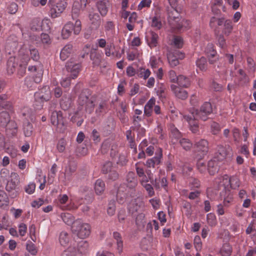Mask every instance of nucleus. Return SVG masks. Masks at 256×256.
I'll return each instance as SVG.
<instances>
[{
    "instance_id": "nucleus-36",
    "label": "nucleus",
    "mask_w": 256,
    "mask_h": 256,
    "mask_svg": "<svg viewBox=\"0 0 256 256\" xmlns=\"http://www.w3.org/2000/svg\"><path fill=\"white\" fill-rule=\"evenodd\" d=\"M151 26L156 30L160 29L162 26V23L160 16H154L152 18Z\"/></svg>"
},
{
    "instance_id": "nucleus-64",
    "label": "nucleus",
    "mask_w": 256,
    "mask_h": 256,
    "mask_svg": "<svg viewBox=\"0 0 256 256\" xmlns=\"http://www.w3.org/2000/svg\"><path fill=\"white\" fill-rule=\"evenodd\" d=\"M116 211V206L114 204V202H111L109 203L108 208L107 210L108 214L109 216H113Z\"/></svg>"
},
{
    "instance_id": "nucleus-37",
    "label": "nucleus",
    "mask_w": 256,
    "mask_h": 256,
    "mask_svg": "<svg viewBox=\"0 0 256 256\" xmlns=\"http://www.w3.org/2000/svg\"><path fill=\"white\" fill-rule=\"evenodd\" d=\"M153 184L156 188H166L168 184L167 180L165 178H162L161 180L156 178Z\"/></svg>"
},
{
    "instance_id": "nucleus-13",
    "label": "nucleus",
    "mask_w": 256,
    "mask_h": 256,
    "mask_svg": "<svg viewBox=\"0 0 256 256\" xmlns=\"http://www.w3.org/2000/svg\"><path fill=\"white\" fill-rule=\"evenodd\" d=\"M184 118L188 122L190 129L192 133L196 134L199 132V125L196 121L198 119H194L192 116L183 115Z\"/></svg>"
},
{
    "instance_id": "nucleus-51",
    "label": "nucleus",
    "mask_w": 256,
    "mask_h": 256,
    "mask_svg": "<svg viewBox=\"0 0 256 256\" xmlns=\"http://www.w3.org/2000/svg\"><path fill=\"white\" fill-rule=\"evenodd\" d=\"M151 4V0H142L138 6V10H140L145 8H148L150 6Z\"/></svg>"
},
{
    "instance_id": "nucleus-28",
    "label": "nucleus",
    "mask_w": 256,
    "mask_h": 256,
    "mask_svg": "<svg viewBox=\"0 0 256 256\" xmlns=\"http://www.w3.org/2000/svg\"><path fill=\"white\" fill-rule=\"evenodd\" d=\"M113 237L114 239L116 241L117 244V250L118 252L120 254L123 250V242L120 234L116 232H114Z\"/></svg>"
},
{
    "instance_id": "nucleus-11",
    "label": "nucleus",
    "mask_w": 256,
    "mask_h": 256,
    "mask_svg": "<svg viewBox=\"0 0 256 256\" xmlns=\"http://www.w3.org/2000/svg\"><path fill=\"white\" fill-rule=\"evenodd\" d=\"M34 96L36 100L42 102L48 101L51 98V92L48 86H44L38 92H36Z\"/></svg>"
},
{
    "instance_id": "nucleus-59",
    "label": "nucleus",
    "mask_w": 256,
    "mask_h": 256,
    "mask_svg": "<svg viewBox=\"0 0 256 256\" xmlns=\"http://www.w3.org/2000/svg\"><path fill=\"white\" fill-rule=\"evenodd\" d=\"M56 164H54L50 170V172L48 174V180H50V184L53 182V179L56 175Z\"/></svg>"
},
{
    "instance_id": "nucleus-63",
    "label": "nucleus",
    "mask_w": 256,
    "mask_h": 256,
    "mask_svg": "<svg viewBox=\"0 0 256 256\" xmlns=\"http://www.w3.org/2000/svg\"><path fill=\"white\" fill-rule=\"evenodd\" d=\"M18 233L22 236H25L27 232V226L24 223H20L18 226Z\"/></svg>"
},
{
    "instance_id": "nucleus-26",
    "label": "nucleus",
    "mask_w": 256,
    "mask_h": 256,
    "mask_svg": "<svg viewBox=\"0 0 256 256\" xmlns=\"http://www.w3.org/2000/svg\"><path fill=\"white\" fill-rule=\"evenodd\" d=\"M156 99L152 98L144 106V114L148 116H150L152 112V108L155 106Z\"/></svg>"
},
{
    "instance_id": "nucleus-14",
    "label": "nucleus",
    "mask_w": 256,
    "mask_h": 256,
    "mask_svg": "<svg viewBox=\"0 0 256 256\" xmlns=\"http://www.w3.org/2000/svg\"><path fill=\"white\" fill-rule=\"evenodd\" d=\"M156 156L154 157L148 159L144 164L147 168H154L156 165L158 164L160 162V158L162 156V149L159 150L158 153L156 154Z\"/></svg>"
},
{
    "instance_id": "nucleus-9",
    "label": "nucleus",
    "mask_w": 256,
    "mask_h": 256,
    "mask_svg": "<svg viewBox=\"0 0 256 256\" xmlns=\"http://www.w3.org/2000/svg\"><path fill=\"white\" fill-rule=\"evenodd\" d=\"M144 164L143 162H138L136 164V174L140 178V180H145V179H152V174L151 171L148 170H144Z\"/></svg>"
},
{
    "instance_id": "nucleus-17",
    "label": "nucleus",
    "mask_w": 256,
    "mask_h": 256,
    "mask_svg": "<svg viewBox=\"0 0 256 256\" xmlns=\"http://www.w3.org/2000/svg\"><path fill=\"white\" fill-rule=\"evenodd\" d=\"M150 181L152 184L154 183V179H145V180H140L141 185L146 189L150 197L153 196L155 193L152 186L148 182Z\"/></svg>"
},
{
    "instance_id": "nucleus-29",
    "label": "nucleus",
    "mask_w": 256,
    "mask_h": 256,
    "mask_svg": "<svg viewBox=\"0 0 256 256\" xmlns=\"http://www.w3.org/2000/svg\"><path fill=\"white\" fill-rule=\"evenodd\" d=\"M89 18L91 22L92 28H96L100 26V18L97 14H89Z\"/></svg>"
},
{
    "instance_id": "nucleus-7",
    "label": "nucleus",
    "mask_w": 256,
    "mask_h": 256,
    "mask_svg": "<svg viewBox=\"0 0 256 256\" xmlns=\"http://www.w3.org/2000/svg\"><path fill=\"white\" fill-rule=\"evenodd\" d=\"M67 6L66 2L64 0H60L55 4L50 5V14L52 18H56L60 16L64 11Z\"/></svg>"
},
{
    "instance_id": "nucleus-45",
    "label": "nucleus",
    "mask_w": 256,
    "mask_h": 256,
    "mask_svg": "<svg viewBox=\"0 0 256 256\" xmlns=\"http://www.w3.org/2000/svg\"><path fill=\"white\" fill-rule=\"evenodd\" d=\"M218 153L220 154V156H218V160H222L226 158V156L228 154V150L226 147L220 146L218 147Z\"/></svg>"
},
{
    "instance_id": "nucleus-8",
    "label": "nucleus",
    "mask_w": 256,
    "mask_h": 256,
    "mask_svg": "<svg viewBox=\"0 0 256 256\" xmlns=\"http://www.w3.org/2000/svg\"><path fill=\"white\" fill-rule=\"evenodd\" d=\"M168 20L172 28L180 20L181 18L176 8H171L168 10Z\"/></svg>"
},
{
    "instance_id": "nucleus-32",
    "label": "nucleus",
    "mask_w": 256,
    "mask_h": 256,
    "mask_svg": "<svg viewBox=\"0 0 256 256\" xmlns=\"http://www.w3.org/2000/svg\"><path fill=\"white\" fill-rule=\"evenodd\" d=\"M151 74V72L148 68L140 67L138 68V78L146 80L148 79Z\"/></svg>"
},
{
    "instance_id": "nucleus-41",
    "label": "nucleus",
    "mask_w": 256,
    "mask_h": 256,
    "mask_svg": "<svg viewBox=\"0 0 256 256\" xmlns=\"http://www.w3.org/2000/svg\"><path fill=\"white\" fill-rule=\"evenodd\" d=\"M232 22L230 20H226L224 24V34L228 36L232 32Z\"/></svg>"
},
{
    "instance_id": "nucleus-16",
    "label": "nucleus",
    "mask_w": 256,
    "mask_h": 256,
    "mask_svg": "<svg viewBox=\"0 0 256 256\" xmlns=\"http://www.w3.org/2000/svg\"><path fill=\"white\" fill-rule=\"evenodd\" d=\"M170 88L175 96L178 98L185 100L188 98V92L186 90L177 86L175 84H172Z\"/></svg>"
},
{
    "instance_id": "nucleus-43",
    "label": "nucleus",
    "mask_w": 256,
    "mask_h": 256,
    "mask_svg": "<svg viewBox=\"0 0 256 256\" xmlns=\"http://www.w3.org/2000/svg\"><path fill=\"white\" fill-rule=\"evenodd\" d=\"M180 144L182 148L186 150H190L192 146V143L189 140L184 138L180 140Z\"/></svg>"
},
{
    "instance_id": "nucleus-22",
    "label": "nucleus",
    "mask_w": 256,
    "mask_h": 256,
    "mask_svg": "<svg viewBox=\"0 0 256 256\" xmlns=\"http://www.w3.org/2000/svg\"><path fill=\"white\" fill-rule=\"evenodd\" d=\"M72 52V46L70 44H68L65 46L62 50L60 53V58L62 60H65L68 58L70 54Z\"/></svg>"
},
{
    "instance_id": "nucleus-3",
    "label": "nucleus",
    "mask_w": 256,
    "mask_h": 256,
    "mask_svg": "<svg viewBox=\"0 0 256 256\" xmlns=\"http://www.w3.org/2000/svg\"><path fill=\"white\" fill-rule=\"evenodd\" d=\"M29 54L30 55L31 58L34 60L37 61L40 58L39 54L37 50L35 48H30L29 50L22 48L19 51L18 58L20 60V66H25L27 65L30 60Z\"/></svg>"
},
{
    "instance_id": "nucleus-30",
    "label": "nucleus",
    "mask_w": 256,
    "mask_h": 256,
    "mask_svg": "<svg viewBox=\"0 0 256 256\" xmlns=\"http://www.w3.org/2000/svg\"><path fill=\"white\" fill-rule=\"evenodd\" d=\"M105 190L104 182L100 179L96 180L94 185V190L97 194H102Z\"/></svg>"
},
{
    "instance_id": "nucleus-60",
    "label": "nucleus",
    "mask_w": 256,
    "mask_h": 256,
    "mask_svg": "<svg viewBox=\"0 0 256 256\" xmlns=\"http://www.w3.org/2000/svg\"><path fill=\"white\" fill-rule=\"evenodd\" d=\"M0 202H3L2 206H8L9 203L8 198L3 191H0Z\"/></svg>"
},
{
    "instance_id": "nucleus-47",
    "label": "nucleus",
    "mask_w": 256,
    "mask_h": 256,
    "mask_svg": "<svg viewBox=\"0 0 256 256\" xmlns=\"http://www.w3.org/2000/svg\"><path fill=\"white\" fill-rule=\"evenodd\" d=\"M76 170V166L75 164H70L65 170V176H70Z\"/></svg>"
},
{
    "instance_id": "nucleus-50",
    "label": "nucleus",
    "mask_w": 256,
    "mask_h": 256,
    "mask_svg": "<svg viewBox=\"0 0 256 256\" xmlns=\"http://www.w3.org/2000/svg\"><path fill=\"white\" fill-rule=\"evenodd\" d=\"M37 74L34 76V80L36 83H39L42 80L43 70L42 66H38Z\"/></svg>"
},
{
    "instance_id": "nucleus-35",
    "label": "nucleus",
    "mask_w": 256,
    "mask_h": 256,
    "mask_svg": "<svg viewBox=\"0 0 256 256\" xmlns=\"http://www.w3.org/2000/svg\"><path fill=\"white\" fill-rule=\"evenodd\" d=\"M61 218L64 223L68 225L73 226L74 220V217L69 213H63L61 214Z\"/></svg>"
},
{
    "instance_id": "nucleus-42",
    "label": "nucleus",
    "mask_w": 256,
    "mask_h": 256,
    "mask_svg": "<svg viewBox=\"0 0 256 256\" xmlns=\"http://www.w3.org/2000/svg\"><path fill=\"white\" fill-rule=\"evenodd\" d=\"M226 196L224 197L222 204L225 207H228L230 204L233 201V196L230 191L226 192Z\"/></svg>"
},
{
    "instance_id": "nucleus-24",
    "label": "nucleus",
    "mask_w": 256,
    "mask_h": 256,
    "mask_svg": "<svg viewBox=\"0 0 256 256\" xmlns=\"http://www.w3.org/2000/svg\"><path fill=\"white\" fill-rule=\"evenodd\" d=\"M207 170L211 175H214L218 172V166L216 160H212L208 162Z\"/></svg>"
},
{
    "instance_id": "nucleus-62",
    "label": "nucleus",
    "mask_w": 256,
    "mask_h": 256,
    "mask_svg": "<svg viewBox=\"0 0 256 256\" xmlns=\"http://www.w3.org/2000/svg\"><path fill=\"white\" fill-rule=\"evenodd\" d=\"M139 54L137 51L127 52V58L129 61H133L138 58Z\"/></svg>"
},
{
    "instance_id": "nucleus-48",
    "label": "nucleus",
    "mask_w": 256,
    "mask_h": 256,
    "mask_svg": "<svg viewBox=\"0 0 256 256\" xmlns=\"http://www.w3.org/2000/svg\"><path fill=\"white\" fill-rule=\"evenodd\" d=\"M114 48V46L113 44H108L105 48L104 52L105 54L107 56H114V53L112 52L113 49Z\"/></svg>"
},
{
    "instance_id": "nucleus-46",
    "label": "nucleus",
    "mask_w": 256,
    "mask_h": 256,
    "mask_svg": "<svg viewBox=\"0 0 256 256\" xmlns=\"http://www.w3.org/2000/svg\"><path fill=\"white\" fill-rule=\"evenodd\" d=\"M207 222L208 224L212 226H214L216 224V216L213 213H209L206 216Z\"/></svg>"
},
{
    "instance_id": "nucleus-61",
    "label": "nucleus",
    "mask_w": 256,
    "mask_h": 256,
    "mask_svg": "<svg viewBox=\"0 0 256 256\" xmlns=\"http://www.w3.org/2000/svg\"><path fill=\"white\" fill-rule=\"evenodd\" d=\"M136 222L138 226L144 225L145 223V214L143 213L139 214L136 217Z\"/></svg>"
},
{
    "instance_id": "nucleus-19",
    "label": "nucleus",
    "mask_w": 256,
    "mask_h": 256,
    "mask_svg": "<svg viewBox=\"0 0 256 256\" xmlns=\"http://www.w3.org/2000/svg\"><path fill=\"white\" fill-rule=\"evenodd\" d=\"M126 184L130 188H134L137 184L138 181L135 174L134 172H129L126 176Z\"/></svg>"
},
{
    "instance_id": "nucleus-2",
    "label": "nucleus",
    "mask_w": 256,
    "mask_h": 256,
    "mask_svg": "<svg viewBox=\"0 0 256 256\" xmlns=\"http://www.w3.org/2000/svg\"><path fill=\"white\" fill-rule=\"evenodd\" d=\"M71 230L73 234L80 238L84 239L90 236L91 227L88 224L78 219L74 222L73 226H72Z\"/></svg>"
},
{
    "instance_id": "nucleus-25",
    "label": "nucleus",
    "mask_w": 256,
    "mask_h": 256,
    "mask_svg": "<svg viewBox=\"0 0 256 256\" xmlns=\"http://www.w3.org/2000/svg\"><path fill=\"white\" fill-rule=\"evenodd\" d=\"M70 240V235L66 232H62L59 236V242L63 246H67Z\"/></svg>"
},
{
    "instance_id": "nucleus-1",
    "label": "nucleus",
    "mask_w": 256,
    "mask_h": 256,
    "mask_svg": "<svg viewBox=\"0 0 256 256\" xmlns=\"http://www.w3.org/2000/svg\"><path fill=\"white\" fill-rule=\"evenodd\" d=\"M80 67V64L78 62L70 60L66 63V69L68 74L67 77L61 81L62 86L66 88L70 86L71 79H74L78 77Z\"/></svg>"
},
{
    "instance_id": "nucleus-23",
    "label": "nucleus",
    "mask_w": 256,
    "mask_h": 256,
    "mask_svg": "<svg viewBox=\"0 0 256 256\" xmlns=\"http://www.w3.org/2000/svg\"><path fill=\"white\" fill-rule=\"evenodd\" d=\"M78 102L81 105L86 104V108H90L93 110L94 104L93 101L88 98L86 96L82 94L78 98Z\"/></svg>"
},
{
    "instance_id": "nucleus-27",
    "label": "nucleus",
    "mask_w": 256,
    "mask_h": 256,
    "mask_svg": "<svg viewBox=\"0 0 256 256\" xmlns=\"http://www.w3.org/2000/svg\"><path fill=\"white\" fill-rule=\"evenodd\" d=\"M232 252V246L228 243L223 244L220 250V254L222 256H230Z\"/></svg>"
},
{
    "instance_id": "nucleus-31",
    "label": "nucleus",
    "mask_w": 256,
    "mask_h": 256,
    "mask_svg": "<svg viewBox=\"0 0 256 256\" xmlns=\"http://www.w3.org/2000/svg\"><path fill=\"white\" fill-rule=\"evenodd\" d=\"M190 22L186 20L180 18L179 22H178L174 28V29L178 30H184L188 28L190 26Z\"/></svg>"
},
{
    "instance_id": "nucleus-18",
    "label": "nucleus",
    "mask_w": 256,
    "mask_h": 256,
    "mask_svg": "<svg viewBox=\"0 0 256 256\" xmlns=\"http://www.w3.org/2000/svg\"><path fill=\"white\" fill-rule=\"evenodd\" d=\"M143 206V202L140 198L134 199L128 205V209L132 213L138 212Z\"/></svg>"
},
{
    "instance_id": "nucleus-12",
    "label": "nucleus",
    "mask_w": 256,
    "mask_h": 256,
    "mask_svg": "<svg viewBox=\"0 0 256 256\" xmlns=\"http://www.w3.org/2000/svg\"><path fill=\"white\" fill-rule=\"evenodd\" d=\"M224 180H226L227 182H224L225 186H228L233 189H236L239 187L240 184V180L236 176H233L229 177L226 174L224 176Z\"/></svg>"
},
{
    "instance_id": "nucleus-56",
    "label": "nucleus",
    "mask_w": 256,
    "mask_h": 256,
    "mask_svg": "<svg viewBox=\"0 0 256 256\" xmlns=\"http://www.w3.org/2000/svg\"><path fill=\"white\" fill-rule=\"evenodd\" d=\"M224 18H216L214 17L212 18L210 20V26L211 27H214L216 26V24L218 26H222L224 23Z\"/></svg>"
},
{
    "instance_id": "nucleus-39",
    "label": "nucleus",
    "mask_w": 256,
    "mask_h": 256,
    "mask_svg": "<svg viewBox=\"0 0 256 256\" xmlns=\"http://www.w3.org/2000/svg\"><path fill=\"white\" fill-rule=\"evenodd\" d=\"M218 8H221L224 12L226 11V8L223 4L222 0H213L212 6V11L214 12L215 10Z\"/></svg>"
},
{
    "instance_id": "nucleus-55",
    "label": "nucleus",
    "mask_w": 256,
    "mask_h": 256,
    "mask_svg": "<svg viewBox=\"0 0 256 256\" xmlns=\"http://www.w3.org/2000/svg\"><path fill=\"white\" fill-rule=\"evenodd\" d=\"M196 66L200 70H204L206 68V58L204 57H201L199 60L196 61Z\"/></svg>"
},
{
    "instance_id": "nucleus-44",
    "label": "nucleus",
    "mask_w": 256,
    "mask_h": 256,
    "mask_svg": "<svg viewBox=\"0 0 256 256\" xmlns=\"http://www.w3.org/2000/svg\"><path fill=\"white\" fill-rule=\"evenodd\" d=\"M80 12V5L78 2H74L73 4L72 10V16L73 20L76 18L79 15Z\"/></svg>"
},
{
    "instance_id": "nucleus-57",
    "label": "nucleus",
    "mask_w": 256,
    "mask_h": 256,
    "mask_svg": "<svg viewBox=\"0 0 256 256\" xmlns=\"http://www.w3.org/2000/svg\"><path fill=\"white\" fill-rule=\"evenodd\" d=\"M206 168V164L204 160H198L197 162V168L200 172H204L207 170Z\"/></svg>"
},
{
    "instance_id": "nucleus-15",
    "label": "nucleus",
    "mask_w": 256,
    "mask_h": 256,
    "mask_svg": "<svg viewBox=\"0 0 256 256\" xmlns=\"http://www.w3.org/2000/svg\"><path fill=\"white\" fill-rule=\"evenodd\" d=\"M18 175L16 172H12L10 174V180L8 182L6 186V189L8 191L14 190L18 182Z\"/></svg>"
},
{
    "instance_id": "nucleus-53",
    "label": "nucleus",
    "mask_w": 256,
    "mask_h": 256,
    "mask_svg": "<svg viewBox=\"0 0 256 256\" xmlns=\"http://www.w3.org/2000/svg\"><path fill=\"white\" fill-rule=\"evenodd\" d=\"M24 131L25 136H30L33 132V126L30 123H28L24 128Z\"/></svg>"
},
{
    "instance_id": "nucleus-4",
    "label": "nucleus",
    "mask_w": 256,
    "mask_h": 256,
    "mask_svg": "<svg viewBox=\"0 0 256 256\" xmlns=\"http://www.w3.org/2000/svg\"><path fill=\"white\" fill-rule=\"evenodd\" d=\"M212 112V109L210 103L206 102L200 106V110L192 109L190 110V112L194 119L206 120Z\"/></svg>"
},
{
    "instance_id": "nucleus-49",
    "label": "nucleus",
    "mask_w": 256,
    "mask_h": 256,
    "mask_svg": "<svg viewBox=\"0 0 256 256\" xmlns=\"http://www.w3.org/2000/svg\"><path fill=\"white\" fill-rule=\"evenodd\" d=\"M194 244L197 252H200L202 248V243L199 236H196L194 238Z\"/></svg>"
},
{
    "instance_id": "nucleus-10",
    "label": "nucleus",
    "mask_w": 256,
    "mask_h": 256,
    "mask_svg": "<svg viewBox=\"0 0 256 256\" xmlns=\"http://www.w3.org/2000/svg\"><path fill=\"white\" fill-rule=\"evenodd\" d=\"M196 151L200 153V156L206 154L208 150V142L204 139H201L194 144Z\"/></svg>"
},
{
    "instance_id": "nucleus-5",
    "label": "nucleus",
    "mask_w": 256,
    "mask_h": 256,
    "mask_svg": "<svg viewBox=\"0 0 256 256\" xmlns=\"http://www.w3.org/2000/svg\"><path fill=\"white\" fill-rule=\"evenodd\" d=\"M82 30L81 22L77 20L74 24L71 22H67L62 30V36L64 39L68 38L71 35L72 32L76 35H78Z\"/></svg>"
},
{
    "instance_id": "nucleus-54",
    "label": "nucleus",
    "mask_w": 256,
    "mask_h": 256,
    "mask_svg": "<svg viewBox=\"0 0 256 256\" xmlns=\"http://www.w3.org/2000/svg\"><path fill=\"white\" fill-rule=\"evenodd\" d=\"M114 169L112 164L110 162H106L102 168V172L104 174H108Z\"/></svg>"
},
{
    "instance_id": "nucleus-38",
    "label": "nucleus",
    "mask_w": 256,
    "mask_h": 256,
    "mask_svg": "<svg viewBox=\"0 0 256 256\" xmlns=\"http://www.w3.org/2000/svg\"><path fill=\"white\" fill-rule=\"evenodd\" d=\"M14 58H10L7 62V70L10 74H12L15 70L16 64L14 63Z\"/></svg>"
},
{
    "instance_id": "nucleus-58",
    "label": "nucleus",
    "mask_w": 256,
    "mask_h": 256,
    "mask_svg": "<svg viewBox=\"0 0 256 256\" xmlns=\"http://www.w3.org/2000/svg\"><path fill=\"white\" fill-rule=\"evenodd\" d=\"M210 127L212 132L213 134H217L220 130V124L215 122H212L211 123Z\"/></svg>"
},
{
    "instance_id": "nucleus-52",
    "label": "nucleus",
    "mask_w": 256,
    "mask_h": 256,
    "mask_svg": "<svg viewBox=\"0 0 256 256\" xmlns=\"http://www.w3.org/2000/svg\"><path fill=\"white\" fill-rule=\"evenodd\" d=\"M26 248L32 254L36 255L37 253L35 245L31 242L28 241L26 246Z\"/></svg>"
},
{
    "instance_id": "nucleus-6",
    "label": "nucleus",
    "mask_w": 256,
    "mask_h": 256,
    "mask_svg": "<svg viewBox=\"0 0 256 256\" xmlns=\"http://www.w3.org/2000/svg\"><path fill=\"white\" fill-rule=\"evenodd\" d=\"M50 122L52 125L56 127L57 130L63 132L66 128V124L60 111H54L50 116Z\"/></svg>"
},
{
    "instance_id": "nucleus-21",
    "label": "nucleus",
    "mask_w": 256,
    "mask_h": 256,
    "mask_svg": "<svg viewBox=\"0 0 256 256\" xmlns=\"http://www.w3.org/2000/svg\"><path fill=\"white\" fill-rule=\"evenodd\" d=\"M109 4L108 0H102L97 2L96 6L102 16H104L108 12Z\"/></svg>"
},
{
    "instance_id": "nucleus-34",
    "label": "nucleus",
    "mask_w": 256,
    "mask_h": 256,
    "mask_svg": "<svg viewBox=\"0 0 256 256\" xmlns=\"http://www.w3.org/2000/svg\"><path fill=\"white\" fill-rule=\"evenodd\" d=\"M168 60L170 66L172 67L176 66L179 64V61L177 56L175 55L174 53L170 52L167 56Z\"/></svg>"
},
{
    "instance_id": "nucleus-40",
    "label": "nucleus",
    "mask_w": 256,
    "mask_h": 256,
    "mask_svg": "<svg viewBox=\"0 0 256 256\" xmlns=\"http://www.w3.org/2000/svg\"><path fill=\"white\" fill-rule=\"evenodd\" d=\"M178 85L182 87L186 88L190 84V82L188 78L184 76L180 75L176 81Z\"/></svg>"
},
{
    "instance_id": "nucleus-20",
    "label": "nucleus",
    "mask_w": 256,
    "mask_h": 256,
    "mask_svg": "<svg viewBox=\"0 0 256 256\" xmlns=\"http://www.w3.org/2000/svg\"><path fill=\"white\" fill-rule=\"evenodd\" d=\"M205 52L209 58L210 63H214L217 59V56H216V52L214 49V46L212 44H208L207 46Z\"/></svg>"
},
{
    "instance_id": "nucleus-33",
    "label": "nucleus",
    "mask_w": 256,
    "mask_h": 256,
    "mask_svg": "<svg viewBox=\"0 0 256 256\" xmlns=\"http://www.w3.org/2000/svg\"><path fill=\"white\" fill-rule=\"evenodd\" d=\"M158 34L154 32H151L150 33V37L148 41L149 46L152 48L156 47L158 44Z\"/></svg>"
}]
</instances>
